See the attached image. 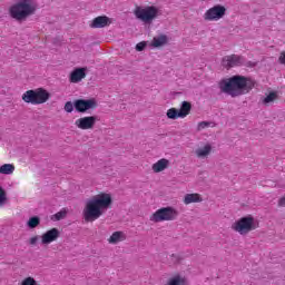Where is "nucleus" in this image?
Returning a JSON list of instances; mask_svg holds the SVG:
<instances>
[{"mask_svg":"<svg viewBox=\"0 0 285 285\" xmlns=\"http://www.w3.org/2000/svg\"><path fill=\"white\" fill-rule=\"evenodd\" d=\"M179 217V212L174 207H161L156 210L150 217V222L159 224V222H175Z\"/></svg>","mask_w":285,"mask_h":285,"instance_id":"nucleus-6","label":"nucleus"},{"mask_svg":"<svg viewBox=\"0 0 285 285\" xmlns=\"http://www.w3.org/2000/svg\"><path fill=\"white\" fill-rule=\"evenodd\" d=\"M225 14L226 7L217 4L205 12L204 19L205 21H219Z\"/></svg>","mask_w":285,"mask_h":285,"instance_id":"nucleus-8","label":"nucleus"},{"mask_svg":"<svg viewBox=\"0 0 285 285\" xmlns=\"http://www.w3.org/2000/svg\"><path fill=\"white\" fill-rule=\"evenodd\" d=\"M72 110H75V105L72 104V101H67L65 104V111L66 112H72Z\"/></svg>","mask_w":285,"mask_h":285,"instance_id":"nucleus-27","label":"nucleus"},{"mask_svg":"<svg viewBox=\"0 0 285 285\" xmlns=\"http://www.w3.org/2000/svg\"><path fill=\"white\" fill-rule=\"evenodd\" d=\"M50 100V94L45 88L29 89L22 94V101L31 106H41Z\"/></svg>","mask_w":285,"mask_h":285,"instance_id":"nucleus-4","label":"nucleus"},{"mask_svg":"<svg viewBox=\"0 0 285 285\" xmlns=\"http://www.w3.org/2000/svg\"><path fill=\"white\" fill-rule=\"evenodd\" d=\"M39 224H41V218H39V216H33L27 222L28 228H37Z\"/></svg>","mask_w":285,"mask_h":285,"instance_id":"nucleus-23","label":"nucleus"},{"mask_svg":"<svg viewBox=\"0 0 285 285\" xmlns=\"http://www.w3.org/2000/svg\"><path fill=\"white\" fill-rule=\"evenodd\" d=\"M73 107L77 112H88V110L97 108V101L95 99H77L73 102Z\"/></svg>","mask_w":285,"mask_h":285,"instance_id":"nucleus-9","label":"nucleus"},{"mask_svg":"<svg viewBox=\"0 0 285 285\" xmlns=\"http://www.w3.org/2000/svg\"><path fill=\"white\" fill-rule=\"evenodd\" d=\"M277 99V92L272 91L269 92L264 99H263V104L264 106H268V104H273V101H275Z\"/></svg>","mask_w":285,"mask_h":285,"instance_id":"nucleus-24","label":"nucleus"},{"mask_svg":"<svg viewBox=\"0 0 285 285\" xmlns=\"http://www.w3.org/2000/svg\"><path fill=\"white\" fill-rule=\"evenodd\" d=\"M20 285H37V281L32 276H28L21 281Z\"/></svg>","mask_w":285,"mask_h":285,"instance_id":"nucleus-26","label":"nucleus"},{"mask_svg":"<svg viewBox=\"0 0 285 285\" xmlns=\"http://www.w3.org/2000/svg\"><path fill=\"white\" fill-rule=\"evenodd\" d=\"M146 46H147L146 41L138 42V43L136 45V50H137V52H142V50L146 49Z\"/></svg>","mask_w":285,"mask_h":285,"instance_id":"nucleus-29","label":"nucleus"},{"mask_svg":"<svg viewBox=\"0 0 285 285\" xmlns=\"http://www.w3.org/2000/svg\"><path fill=\"white\" fill-rule=\"evenodd\" d=\"M134 14L144 23H153L159 14V9L155 6H148L145 8L137 6L134 10Z\"/></svg>","mask_w":285,"mask_h":285,"instance_id":"nucleus-7","label":"nucleus"},{"mask_svg":"<svg viewBox=\"0 0 285 285\" xmlns=\"http://www.w3.org/2000/svg\"><path fill=\"white\" fill-rule=\"evenodd\" d=\"M56 219L59 222L60 219H63L66 217V210H60L55 215Z\"/></svg>","mask_w":285,"mask_h":285,"instance_id":"nucleus-30","label":"nucleus"},{"mask_svg":"<svg viewBox=\"0 0 285 285\" xmlns=\"http://www.w3.org/2000/svg\"><path fill=\"white\" fill-rule=\"evenodd\" d=\"M37 242H39V236H33L30 238L29 244L31 246H35V244H37Z\"/></svg>","mask_w":285,"mask_h":285,"instance_id":"nucleus-32","label":"nucleus"},{"mask_svg":"<svg viewBox=\"0 0 285 285\" xmlns=\"http://www.w3.org/2000/svg\"><path fill=\"white\" fill-rule=\"evenodd\" d=\"M0 199L4 200L7 199L6 197V190H3V188L0 187Z\"/></svg>","mask_w":285,"mask_h":285,"instance_id":"nucleus-34","label":"nucleus"},{"mask_svg":"<svg viewBox=\"0 0 285 285\" xmlns=\"http://www.w3.org/2000/svg\"><path fill=\"white\" fill-rule=\"evenodd\" d=\"M112 23V19L107 16H98L90 23L89 28L99 29V28H108Z\"/></svg>","mask_w":285,"mask_h":285,"instance_id":"nucleus-13","label":"nucleus"},{"mask_svg":"<svg viewBox=\"0 0 285 285\" xmlns=\"http://www.w3.org/2000/svg\"><path fill=\"white\" fill-rule=\"evenodd\" d=\"M278 63L282 66H285V51H282L279 57H278Z\"/></svg>","mask_w":285,"mask_h":285,"instance_id":"nucleus-31","label":"nucleus"},{"mask_svg":"<svg viewBox=\"0 0 285 285\" xmlns=\"http://www.w3.org/2000/svg\"><path fill=\"white\" fill-rule=\"evenodd\" d=\"M167 118L168 119H179V110L177 108H170L167 110Z\"/></svg>","mask_w":285,"mask_h":285,"instance_id":"nucleus-25","label":"nucleus"},{"mask_svg":"<svg viewBox=\"0 0 285 285\" xmlns=\"http://www.w3.org/2000/svg\"><path fill=\"white\" fill-rule=\"evenodd\" d=\"M208 126H210V122H208V121H200V122H198L197 130L198 131L204 130V129L208 128Z\"/></svg>","mask_w":285,"mask_h":285,"instance_id":"nucleus-28","label":"nucleus"},{"mask_svg":"<svg viewBox=\"0 0 285 285\" xmlns=\"http://www.w3.org/2000/svg\"><path fill=\"white\" fill-rule=\"evenodd\" d=\"M166 43H168V37L164 35L159 37H155L151 41L153 48H161V46H166Z\"/></svg>","mask_w":285,"mask_h":285,"instance_id":"nucleus-20","label":"nucleus"},{"mask_svg":"<svg viewBox=\"0 0 285 285\" xmlns=\"http://www.w3.org/2000/svg\"><path fill=\"white\" fill-rule=\"evenodd\" d=\"M119 242H126V233L124 232H114L108 238L109 244H119Z\"/></svg>","mask_w":285,"mask_h":285,"instance_id":"nucleus-19","label":"nucleus"},{"mask_svg":"<svg viewBox=\"0 0 285 285\" xmlns=\"http://www.w3.org/2000/svg\"><path fill=\"white\" fill-rule=\"evenodd\" d=\"M190 110H193V105L189 101H183L180 109L178 110L179 119H186V117L190 115Z\"/></svg>","mask_w":285,"mask_h":285,"instance_id":"nucleus-17","label":"nucleus"},{"mask_svg":"<svg viewBox=\"0 0 285 285\" xmlns=\"http://www.w3.org/2000/svg\"><path fill=\"white\" fill-rule=\"evenodd\" d=\"M212 153H213V145L208 142L195 150V155L196 157H198V159H206Z\"/></svg>","mask_w":285,"mask_h":285,"instance_id":"nucleus-14","label":"nucleus"},{"mask_svg":"<svg viewBox=\"0 0 285 285\" xmlns=\"http://www.w3.org/2000/svg\"><path fill=\"white\" fill-rule=\"evenodd\" d=\"M61 235V232L57 227H53L41 235V245L48 246L52 242H57Z\"/></svg>","mask_w":285,"mask_h":285,"instance_id":"nucleus-12","label":"nucleus"},{"mask_svg":"<svg viewBox=\"0 0 285 285\" xmlns=\"http://www.w3.org/2000/svg\"><path fill=\"white\" fill-rule=\"evenodd\" d=\"M257 228H259V222L252 215L242 217L232 225V230H235L238 235H248V233H253Z\"/></svg>","mask_w":285,"mask_h":285,"instance_id":"nucleus-5","label":"nucleus"},{"mask_svg":"<svg viewBox=\"0 0 285 285\" xmlns=\"http://www.w3.org/2000/svg\"><path fill=\"white\" fill-rule=\"evenodd\" d=\"M36 11L37 6L32 0H20L9 8V14L16 21H23V19L35 14Z\"/></svg>","mask_w":285,"mask_h":285,"instance_id":"nucleus-3","label":"nucleus"},{"mask_svg":"<svg viewBox=\"0 0 285 285\" xmlns=\"http://www.w3.org/2000/svg\"><path fill=\"white\" fill-rule=\"evenodd\" d=\"M82 79H86V69L78 68L70 73L69 81L71 83H79Z\"/></svg>","mask_w":285,"mask_h":285,"instance_id":"nucleus-15","label":"nucleus"},{"mask_svg":"<svg viewBox=\"0 0 285 285\" xmlns=\"http://www.w3.org/2000/svg\"><path fill=\"white\" fill-rule=\"evenodd\" d=\"M278 207H279V208H285V197H281V198L278 199Z\"/></svg>","mask_w":285,"mask_h":285,"instance_id":"nucleus-33","label":"nucleus"},{"mask_svg":"<svg viewBox=\"0 0 285 285\" xmlns=\"http://www.w3.org/2000/svg\"><path fill=\"white\" fill-rule=\"evenodd\" d=\"M183 202L186 206H188L190 204H199L200 202H203V199L199 194H187L185 195Z\"/></svg>","mask_w":285,"mask_h":285,"instance_id":"nucleus-18","label":"nucleus"},{"mask_svg":"<svg viewBox=\"0 0 285 285\" xmlns=\"http://www.w3.org/2000/svg\"><path fill=\"white\" fill-rule=\"evenodd\" d=\"M14 173V165L12 164H4L0 167L1 175H12Z\"/></svg>","mask_w":285,"mask_h":285,"instance_id":"nucleus-21","label":"nucleus"},{"mask_svg":"<svg viewBox=\"0 0 285 285\" xmlns=\"http://www.w3.org/2000/svg\"><path fill=\"white\" fill-rule=\"evenodd\" d=\"M170 166V160L161 158L151 166L154 173H164Z\"/></svg>","mask_w":285,"mask_h":285,"instance_id":"nucleus-16","label":"nucleus"},{"mask_svg":"<svg viewBox=\"0 0 285 285\" xmlns=\"http://www.w3.org/2000/svg\"><path fill=\"white\" fill-rule=\"evenodd\" d=\"M223 68H237L238 66H244V57L238 55L225 56L222 60Z\"/></svg>","mask_w":285,"mask_h":285,"instance_id":"nucleus-10","label":"nucleus"},{"mask_svg":"<svg viewBox=\"0 0 285 285\" xmlns=\"http://www.w3.org/2000/svg\"><path fill=\"white\" fill-rule=\"evenodd\" d=\"M6 204V200H3V198H0V206Z\"/></svg>","mask_w":285,"mask_h":285,"instance_id":"nucleus-35","label":"nucleus"},{"mask_svg":"<svg viewBox=\"0 0 285 285\" xmlns=\"http://www.w3.org/2000/svg\"><path fill=\"white\" fill-rule=\"evenodd\" d=\"M112 196L107 193H100L88 199L82 209V218L87 224H92L104 216V213L111 208Z\"/></svg>","mask_w":285,"mask_h":285,"instance_id":"nucleus-1","label":"nucleus"},{"mask_svg":"<svg viewBox=\"0 0 285 285\" xmlns=\"http://www.w3.org/2000/svg\"><path fill=\"white\" fill-rule=\"evenodd\" d=\"M167 285H186V278L181 276H175L173 278H169Z\"/></svg>","mask_w":285,"mask_h":285,"instance_id":"nucleus-22","label":"nucleus"},{"mask_svg":"<svg viewBox=\"0 0 285 285\" xmlns=\"http://www.w3.org/2000/svg\"><path fill=\"white\" fill-rule=\"evenodd\" d=\"M95 124H97V116H85L75 121V126H77L79 130H92Z\"/></svg>","mask_w":285,"mask_h":285,"instance_id":"nucleus-11","label":"nucleus"},{"mask_svg":"<svg viewBox=\"0 0 285 285\" xmlns=\"http://www.w3.org/2000/svg\"><path fill=\"white\" fill-rule=\"evenodd\" d=\"M255 80L244 76H234L229 79L220 80L218 86L222 92L230 95V97H239L246 95L255 88Z\"/></svg>","mask_w":285,"mask_h":285,"instance_id":"nucleus-2","label":"nucleus"}]
</instances>
